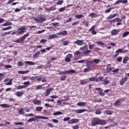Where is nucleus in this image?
Here are the masks:
<instances>
[{"mask_svg": "<svg viewBox=\"0 0 129 129\" xmlns=\"http://www.w3.org/2000/svg\"><path fill=\"white\" fill-rule=\"evenodd\" d=\"M28 36H30L29 33H27L24 34L23 36H21V37L20 39H16V40H13L12 41V42H15V43H23L24 41H25V40H26V39L28 38Z\"/></svg>", "mask_w": 129, "mask_h": 129, "instance_id": "f257e3e1", "label": "nucleus"}, {"mask_svg": "<svg viewBox=\"0 0 129 129\" xmlns=\"http://www.w3.org/2000/svg\"><path fill=\"white\" fill-rule=\"evenodd\" d=\"M26 31H27V28L24 26L19 27L17 30L18 35L22 36V35H23L24 33H26Z\"/></svg>", "mask_w": 129, "mask_h": 129, "instance_id": "f03ea898", "label": "nucleus"}, {"mask_svg": "<svg viewBox=\"0 0 129 129\" xmlns=\"http://www.w3.org/2000/svg\"><path fill=\"white\" fill-rule=\"evenodd\" d=\"M34 21L37 23H39V24H42V23H44V22H46V19L45 18H44L43 16H39L38 18H34Z\"/></svg>", "mask_w": 129, "mask_h": 129, "instance_id": "7ed1b4c3", "label": "nucleus"}, {"mask_svg": "<svg viewBox=\"0 0 129 129\" xmlns=\"http://www.w3.org/2000/svg\"><path fill=\"white\" fill-rule=\"evenodd\" d=\"M72 73H76V71L74 70H71L70 71L60 72L58 74L59 75H65L66 74H71Z\"/></svg>", "mask_w": 129, "mask_h": 129, "instance_id": "20e7f679", "label": "nucleus"}, {"mask_svg": "<svg viewBox=\"0 0 129 129\" xmlns=\"http://www.w3.org/2000/svg\"><path fill=\"white\" fill-rule=\"evenodd\" d=\"M98 119H99L98 118L95 117L92 120L91 123H92V126H95V125H98Z\"/></svg>", "mask_w": 129, "mask_h": 129, "instance_id": "39448f33", "label": "nucleus"}, {"mask_svg": "<svg viewBox=\"0 0 129 129\" xmlns=\"http://www.w3.org/2000/svg\"><path fill=\"white\" fill-rule=\"evenodd\" d=\"M56 35H58V36H63V37H65L68 35V32H67V31L66 30H63L60 32L57 33Z\"/></svg>", "mask_w": 129, "mask_h": 129, "instance_id": "423d86ee", "label": "nucleus"}, {"mask_svg": "<svg viewBox=\"0 0 129 129\" xmlns=\"http://www.w3.org/2000/svg\"><path fill=\"white\" fill-rule=\"evenodd\" d=\"M119 4H127V0H118L114 4V6L119 5Z\"/></svg>", "mask_w": 129, "mask_h": 129, "instance_id": "0eeeda50", "label": "nucleus"}, {"mask_svg": "<svg viewBox=\"0 0 129 129\" xmlns=\"http://www.w3.org/2000/svg\"><path fill=\"white\" fill-rule=\"evenodd\" d=\"M89 32H91L92 35H96L97 32L95 31V25H93L89 30Z\"/></svg>", "mask_w": 129, "mask_h": 129, "instance_id": "6e6552de", "label": "nucleus"}, {"mask_svg": "<svg viewBox=\"0 0 129 129\" xmlns=\"http://www.w3.org/2000/svg\"><path fill=\"white\" fill-rule=\"evenodd\" d=\"M75 44H77L78 46H82L84 44V41L82 40H78L74 42Z\"/></svg>", "mask_w": 129, "mask_h": 129, "instance_id": "1a4fd4ad", "label": "nucleus"}, {"mask_svg": "<svg viewBox=\"0 0 129 129\" xmlns=\"http://www.w3.org/2000/svg\"><path fill=\"white\" fill-rule=\"evenodd\" d=\"M78 121H79V119H72L68 121V123L70 124H72L73 123H77Z\"/></svg>", "mask_w": 129, "mask_h": 129, "instance_id": "9d476101", "label": "nucleus"}, {"mask_svg": "<svg viewBox=\"0 0 129 129\" xmlns=\"http://www.w3.org/2000/svg\"><path fill=\"white\" fill-rule=\"evenodd\" d=\"M85 111H87V110L85 109H79L75 110L76 113H83V112H85Z\"/></svg>", "mask_w": 129, "mask_h": 129, "instance_id": "9b49d317", "label": "nucleus"}, {"mask_svg": "<svg viewBox=\"0 0 129 129\" xmlns=\"http://www.w3.org/2000/svg\"><path fill=\"white\" fill-rule=\"evenodd\" d=\"M127 81V77H124L120 80V84L123 85L124 83H125Z\"/></svg>", "mask_w": 129, "mask_h": 129, "instance_id": "f8f14e48", "label": "nucleus"}, {"mask_svg": "<svg viewBox=\"0 0 129 129\" xmlns=\"http://www.w3.org/2000/svg\"><path fill=\"white\" fill-rule=\"evenodd\" d=\"M53 90L52 88H48L46 90L45 96H49L51 93V91Z\"/></svg>", "mask_w": 129, "mask_h": 129, "instance_id": "ddd939ff", "label": "nucleus"}, {"mask_svg": "<svg viewBox=\"0 0 129 129\" xmlns=\"http://www.w3.org/2000/svg\"><path fill=\"white\" fill-rule=\"evenodd\" d=\"M96 90H98V93L100 96H104V93L102 92V89H100V88H96Z\"/></svg>", "mask_w": 129, "mask_h": 129, "instance_id": "4468645a", "label": "nucleus"}, {"mask_svg": "<svg viewBox=\"0 0 129 129\" xmlns=\"http://www.w3.org/2000/svg\"><path fill=\"white\" fill-rule=\"evenodd\" d=\"M117 16V14L115 13L113 15H110L108 17H107V20H111L113 18H115Z\"/></svg>", "mask_w": 129, "mask_h": 129, "instance_id": "2eb2a0df", "label": "nucleus"}, {"mask_svg": "<svg viewBox=\"0 0 129 129\" xmlns=\"http://www.w3.org/2000/svg\"><path fill=\"white\" fill-rule=\"evenodd\" d=\"M111 33L112 34V36H115L118 34V31L117 29H113L111 31Z\"/></svg>", "mask_w": 129, "mask_h": 129, "instance_id": "dca6fc26", "label": "nucleus"}, {"mask_svg": "<svg viewBox=\"0 0 129 129\" xmlns=\"http://www.w3.org/2000/svg\"><path fill=\"white\" fill-rule=\"evenodd\" d=\"M55 38H58V36L56 34H51L48 36L49 40H52V39H55Z\"/></svg>", "mask_w": 129, "mask_h": 129, "instance_id": "f3484780", "label": "nucleus"}, {"mask_svg": "<svg viewBox=\"0 0 129 129\" xmlns=\"http://www.w3.org/2000/svg\"><path fill=\"white\" fill-rule=\"evenodd\" d=\"M0 106L3 108H9V107H11V105H9L7 104H0Z\"/></svg>", "mask_w": 129, "mask_h": 129, "instance_id": "a211bd4d", "label": "nucleus"}, {"mask_svg": "<svg viewBox=\"0 0 129 129\" xmlns=\"http://www.w3.org/2000/svg\"><path fill=\"white\" fill-rule=\"evenodd\" d=\"M114 105L116 106V107H117V106H120V100H117L114 103Z\"/></svg>", "mask_w": 129, "mask_h": 129, "instance_id": "6ab92c4d", "label": "nucleus"}, {"mask_svg": "<svg viewBox=\"0 0 129 129\" xmlns=\"http://www.w3.org/2000/svg\"><path fill=\"white\" fill-rule=\"evenodd\" d=\"M86 104L87 103L84 102H80L77 103V105H78V106H85Z\"/></svg>", "mask_w": 129, "mask_h": 129, "instance_id": "aec40b11", "label": "nucleus"}, {"mask_svg": "<svg viewBox=\"0 0 129 129\" xmlns=\"http://www.w3.org/2000/svg\"><path fill=\"white\" fill-rule=\"evenodd\" d=\"M97 43L98 44V45H100L101 46H102V48H104V47H106V44L101 41H98Z\"/></svg>", "mask_w": 129, "mask_h": 129, "instance_id": "412c9836", "label": "nucleus"}, {"mask_svg": "<svg viewBox=\"0 0 129 129\" xmlns=\"http://www.w3.org/2000/svg\"><path fill=\"white\" fill-rule=\"evenodd\" d=\"M35 118H38V119H48L49 118L48 117H45V116H42L40 117L39 116H34Z\"/></svg>", "mask_w": 129, "mask_h": 129, "instance_id": "4be33fe9", "label": "nucleus"}, {"mask_svg": "<svg viewBox=\"0 0 129 129\" xmlns=\"http://www.w3.org/2000/svg\"><path fill=\"white\" fill-rule=\"evenodd\" d=\"M90 63H93V61L91 60L87 61V64H86V67H87V68H90L91 67Z\"/></svg>", "mask_w": 129, "mask_h": 129, "instance_id": "5701e85b", "label": "nucleus"}, {"mask_svg": "<svg viewBox=\"0 0 129 129\" xmlns=\"http://www.w3.org/2000/svg\"><path fill=\"white\" fill-rule=\"evenodd\" d=\"M29 72H30L29 71H19L18 72L19 74H26L29 73Z\"/></svg>", "mask_w": 129, "mask_h": 129, "instance_id": "b1692460", "label": "nucleus"}, {"mask_svg": "<svg viewBox=\"0 0 129 129\" xmlns=\"http://www.w3.org/2000/svg\"><path fill=\"white\" fill-rule=\"evenodd\" d=\"M98 124H100V125L105 124V120L99 119Z\"/></svg>", "mask_w": 129, "mask_h": 129, "instance_id": "393cba45", "label": "nucleus"}, {"mask_svg": "<svg viewBox=\"0 0 129 129\" xmlns=\"http://www.w3.org/2000/svg\"><path fill=\"white\" fill-rule=\"evenodd\" d=\"M33 103H34V104H37V105H40L41 103H42V102L40 100H36L33 101Z\"/></svg>", "mask_w": 129, "mask_h": 129, "instance_id": "a878e982", "label": "nucleus"}, {"mask_svg": "<svg viewBox=\"0 0 129 129\" xmlns=\"http://www.w3.org/2000/svg\"><path fill=\"white\" fill-rule=\"evenodd\" d=\"M25 63L26 64H28L29 66H31L36 65V63H35V62H33V61H25Z\"/></svg>", "mask_w": 129, "mask_h": 129, "instance_id": "bb28decb", "label": "nucleus"}, {"mask_svg": "<svg viewBox=\"0 0 129 129\" xmlns=\"http://www.w3.org/2000/svg\"><path fill=\"white\" fill-rule=\"evenodd\" d=\"M12 25H13L12 22H7L3 24L2 26H4V27H7V26H12Z\"/></svg>", "mask_w": 129, "mask_h": 129, "instance_id": "cd10ccee", "label": "nucleus"}, {"mask_svg": "<svg viewBox=\"0 0 129 129\" xmlns=\"http://www.w3.org/2000/svg\"><path fill=\"white\" fill-rule=\"evenodd\" d=\"M18 113L20 115H22V114H24L25 113V111H24V108H21L18 111Z\"/></svg>", "mask_w": 129, "mask_h": 129, "instance_id": "c85d7f7f", "label": "nucleus"}, {"mask_svg": "<svg viewBox=\"0 0 129 129\" xmlns=\"http://www.w3.org/2000/svg\"><path fill=\"white\" fill-rule=\"evenodd\" d=\"M129 60V57L128 56H125L124 57L123 59V63L124 64H126V61Z\"/></svg>", "mask_w": 129, "mask_h": 129, "instance_id": "c756f323", "label": "nucleus"}, {"mask_svg": "<svg viewBox=\"0 0 129 129\" xmlns=\"http://www.w3.org/2000/svg\"><path fill=\"white\" fill-rule=\"evenodd\" d=\"M113 69H114V67H109L106 69V71L108 72V73H109L111 72V71L113 70Z\"/></svg>", "mask_w": 129, "mask_h": 129, "instance_id": "7c9ffc66", "label": "nucleus"}, {"mask_svg": "<svg viewBox=\"0 0 129 129\" xmlns=\"http://www.w3.org/2000/svg\"><path fill=\"white\" fill-rule=\"evenodd\" d=\"M87 82H88V81H87V80H80V84L81 85L86 84V83H87Z\"/></svg>", "mask_w": 129, "mask_h": 129, "instance_id": "2f4dec72", "label": "nucleus"}, {"mask_svg": "<svg viewBox=\"0 0 129 129\" xmlns=\"http://www.w3.org/2000/svg\"><path fill=\"white\" fill-rule=\"evenodd\" d=\"M23 94H24V92H16V95H17V96L18 97H20L21 96H22V95H23Z\"/></svg>", "mask_w": 129, "mask_h": 129, "instance_id": "473e14b6", "label": "nucleus"}, {"mask_svg": "<svg viewBox=\"0 0 129 129\" xmlns=\"http://www.w3.org/2000/svg\"><path fill=\"white\" fill-rule=\"evenodd\" d=\"M61 114H63V113L60 111H57L53 113V115H54V116H56V115H60Z\"/></svg>", "mask_w": 129, "mask_h": 129, "instance_id": "72a5a7b5", "label": "nucleus"}, {"mask_svg": "<svg viewBox=\"0 0 129 129\" xmlns=\"http://www.w3.org/2000/svg\"><path fill=\"white\" fill-rule=\"evenodd\" d=\"M24 86H26V88L28 87V85H30L31 84V82H30V81H27V82H25L24 83Z\"/></svg>", "mask_w": 129, "mask_h": 129, "instance_id": "f704fd0d", "label": "nucleus"}, {"mask_svg": "<svg viewBox=\"0 0 129 129\" xmlns=\"http://www.w3.org/2000/svg\"><path fill=\"white\" fill-rule=\"evenodd\" d=\"M89 81H91L92 82H97V79L95 78H91L89 79Z\"/></svg>", "mask_w": 129, "mask_h": 129, "instance_id": "c9c22d12", "label": "nucleus"}, {"mask_svg": "<svg viewBox=\"0 0 129 129\" xmlns=\"http://www.w3.org/2000/svg\"><path fill=\"white\" fill-rule=\"evenodd\" d=\"M40 51H37L36 53H35L33 56V58H38V56H39V55H40Z\"/></svg>", "mask_w": 129, "mask_h": 129, "instance_id": "e433bc0d", "label": "nucleus"}, {"mask_svg": "<svg viewBox=\"0 0 129 129\" xmlns=\"http://www.w3.org/2000/svg\"><path fill=\"white\" fill-rule=\"evenodd\" d=\"M113 21L117 22L118 23L122 22V20L119 19V18H116L114 19Z\"/></svg>", "mask_w": 129, "mask_h": 129, "instance_id": "4c0bfd02", "label": "nucleus"}, {"mask_svg": "<svg viewBox=\"0 0 129 129\" xmlns=\"http://www.w3.org/2000/svg\"><path fill=\"white\" fill-rule=\"evenodd\" d=\"M43 110V107H37L36 108V111H39V112L42 111V110Z\"/></svg>", "mask_w": 129, "mask_h": 129, "instance_id": "58836bf2", "label": "nucleus"}, {"mask_svg": "<svg viewBox=\"0 0 129 129\" xmlns=\"http://www.w3.org/2000/svg\"><path fill=\"white\" fill-rule=\"evenodd\" d=\"M105 113L106 114L111 115L113 114V111L107 110L105 111Z\"/></svg>", "mask_w": 129, "mask_h": 129, "instance_id": "ea45409f", "label": "nucleus"}, {"mask_svg": "<svg viewBox=\"0 0 129 129\" xmlns=\"http://www.w3.org/2000/svg\"><path fill=\"white\" fill-rule=\"evenodd\" d=\"M83 17H84V15L81 14L76 15V18L77 19H82Z\"/></svg>", "mask_w": 129, "mask_h": 129, "instance_id": "a19ab883", "label": "nucleus"}, {"mask_svg": "<svg viewBox=\"0 0 129 129\" xmlns=\"http://www.w3.org/2000/svg\"><path fill=\"white\" fill-rule=\"evenodd\" d=\"M34 87L36 90H38V89H42V85H37Z\"/></svg>", "mask_w": 129, "mask_h": 129, "instance_id": "79ce46f5", "label": "nucleus"}, {"mask_svg": "<svg viewBox=\"0 0 129 129\" xmlns=\"http://www.w3.org/2000/svg\"><path fill=\"white\" fill-rule=\"evenodd\" d=\"M88 48L86 49V51L85 52H83V54H85L86 55H87V54H90V53H91V50H88Z\"/></svg>", "mask_w": 129, "mask_h": 129, "instance_id": "37998d69", "label": "nucleus"}, {"mask_svg": "<svg viewBox=\"0 0 129 129\" xmlns=\"http://www.w3.org/2000/svg\"><path fill=\"white\" fill-rule=\"evenodd\" d=\"M17 65L19 66V67L21 66H24V65H25V63H24V62L19 61L17 63Z\"/></svg>", "mask_w": 129, "mask_h": 129, "instance_id": "c03bdc74", "label": "nucleus"}, {"mask_svg": "<svg viewBox=\"0 0 129 129\" xmlns=\"http://www.w3.org/2000/svg\"><path fill=\"white\" fill-rule=\"evenodd\" d=\"M12 26L7 27L6 28H4L2 29L3 31H8V30H11L12 29Z\"/></svg>", "mask_w": 129, "mask_h": 129, "instance_id": "a18cd8bd", "label": "nucleus"}, {"mask_svg": "<svg viewBox=\"0 0 129 129\" xmlns=\"http://www.w3.org/2000/svg\"><path fill=\"white\" fill-rule=\"evenodd\" d=\"M112 10V8H109V9L106 10L105 11V13L106 14H108V13H110V12Z\"/></svg>", "mask_w": 129, "mask_h": 129, "instance_id": "49530a36", "label": "nucleus"}, {"mask_svg": "<svg viewBox=\"0 0 129 129\" xmlns=\"http://www.w3.org/2000/svg\"><path fill=\"white\" fill-rule=\"evenodd\" d=\"M93 62H94V63H95V64H98V63H99V62H100V59H93Z\"/></svg>", "mask_w": 129, "mask_h": 129, "instance_id": "de8ad7c7", "label": "nucleus"}, {"mask_svg": "<svg viewBox=\"0 0 129 129\" xmlns=\"http://www.w3.org/2000/svg\"><path fill=\"white\" fill-rule=\"evenodd\" d=\"M129 34V32L126 31L123 33L122 37L124 38V37H126Z\"/></svg>", "mask_w": 129, "mask_h": 129, "instance_id": "09e8293b", "label": "nucleus"}, {"mask_svg": "<svg viewBox=\"0 0 129 129\" xmlns=\"http://www.w3.org/2000/svg\"><path fill=\"white\" fill-rule=\"evenodd\" d=\"M87 49V47L86 46H84L80 48V50H81V51H82L83 52H85Z\"/></svg>", "mask_w": 129, "mask_h": 129, "instance_id": "8fccbe9b", "label": "nucleus"}, {"mask_svg": "<svg viewBox=\"0 0 129 129\" xmlns=\"http://www.w3.org/2000/svg\"><path fill=\"white\" fill-rule=\"evenodd\" d=\"M23 88H26V86L24 85H22V86H19L17 87V89H23Z\"/></svg>", "mask_w": 129, "mask_h": 129, "instance_id": "3c124183", "label": "nucleus"}, {"mask_svg": "<svg viewBox=\"0 0 129 129\" xmlns=\"http://www.w3.org/2000/svg\"><path fill=\"white\" fill-rule=\"evenodd\" d=\"M36 119L34 118H31L28 120V122H32V121H35Z\"/></svg>", "mask_w": 129, "mask_h": 129, "instance_id": "603ef678", "label": "nucleus"}, {"mask_svg": "<svg viewBox=\"0 0 129 129\" xmlns=\"http://www.w3.org/2000/svg\"><path fill=\"white\" fill-rule=\"evenodd\" d=\"M13 79H11L8 83L5 84V85H12Z\"/></svg>", "mask_w": 129, "mask_h": 129, "instance_id": "864d4df0", "label": "nucleus"}, {"mask_svg": "<svg viewBox=\"0 0 129 129\" xmlns=\"http://www.w3.org/2000/svg\"><path fill=\"white\" fill-rule=\"evenodd\" d=\"M109 84V81L108 80L105 79L104 80V84L106 85Z\"/></svg>", "mask_w": 129, "mask_h": 129, "instance_id": "5fc2aeb1", "label": "nucleus"}, {"mask_svg": "<svg viewBox=\"0 0 129 129\" xmlns=\"http://www.w3.org/2000/svg\"><path fill=\"white\" fill-rule=\"evenodd\" d=\"M51 25H52V26H53V27H57V26H59V23H58V22L52 23Z\"/></svg>", "mask_w": 129, "mask_h": 129, "instance_id": "6e6d98bb", "label": "nucleus"}, {"mask_svg": "<svg viewBox=\"0 0 129 129\" xmlns=\"http://www.w3.org/2000/svg\"><path fill=\"white\" fill-rule=\"evenodd\" d=\"M66 78H67V76H63L61 77V78H60V80L61 81H64V80H66Z\"/></svg>", "mask_w": 129, "mask_h": 129, "instance_id": "4d7b16f0", "label": "nucleus"}, {"mask_svg": "<svg viewBox=\"0 0 129 129\" xmlns=\"http://www.w3.org/2000/svg\"><path fill=\"white\" fill-rule=\"evenodd\" d=\"M47 42V40L42 39L40 40V43L41 44H44V43H46Z\"/></svg>", "mask_w": 129, "mask_h": 129, "instance_id": "13d9d810", "label": "nucleus"}, {"mask_svg": "<svg viewBox=\"0 0 129 129\" xmlns=\"http://www.w3.org/2000/svg\"><path fill=\"white\" fill-rule=\"evenodd\" d=\"M67 58H69V59H71V58H73V55L72 54H68L67 55Z\"/></svg>", "mask_w": 129, "mask_h": 129, "instance_id": "bf43d9fd", "label": "nucleus"}, {"mask_svg": "<svg viewBox=\"0 0 129 129\" xmlns=\"http://www.w3.org/2000/svg\"><path fill=\"white\" fill-rule=\"evenodd\" d=\"M115 53H122V49L121 48L118 49L116 51Z\"/></svg>", "mask_w": 129, "mask_h": 129, "instance_id": "052dcab7", "label": "nucleus"}, {"mask_svg": "<svg viewBox=\"0 0 129 129\" xmlns=\"http://www.w3.org/2000/svg\"><path fill=\"white\" fill-rule=\"evenodd\" d=\"M12 66L10 64H7L5 66V69H9L10 68H12Z\"/></svg>", "mask_w": 129, "mask_h": 129, "instance_id": "680f3d73", "label": "nucleus"}, {"mask_svg": "<svg viewBox=\"0 0 129 129\" xmlns=\"http://www.w3.org/2000/svg\"><path fill=\"white\" fill-rule=\"evenodd\" d=\"M122 60V57L121 56H120L117 58V62H121Z\"/></svg>", "mask_w": 129, "mask_h": 129, "instance_id": "e2e57ef3", "label": "nucleus"}, {"mask_svg": "<svg viewBox=\"0 0 129 129\" xmlns=\"http://www.w3.org/2000/svg\"><path fill=\"white\" fill-rule=\"evenodd\" d=\"M70 117H68L63 118V121H68L70 119H71Z\"/></svg>", "mask_w": 129, "mask_h": 129, "instance_id": "0e129e2a", "label": "nucleus"}, {"mask_svg": "<svg viewBox=\"0 0 129 129\" xmlns=\"http://www.w3.org/2000/svg\"><path fill=\"white\" fill-rule=\"evenodd\" d=\"M95 113L96 114H100L101 113V110H97L95 112Z\"/></svg>", "mask_w": 129, "mask_h": 129, "instance_id": "69168bd1", "label": "nucleus"}, {"mask_svg": "<svg viewBox=\"0 0 129 129\" xmlns=\"http://www.w3.org/2000/svg\"><path fill=\"white\" fill-rule=\"evenodd\" d=\"M57 104L58 105H62V101H60L59 100H57Z\"/></svg>", "mask_w": 129, "mask_h": 129, "instance_id": "338daca9", "label": "nucleus"}, {"mask_svg": "<svg viewBox=\"0 0 129 129\" xmlns=\"http://www.w3.org/2000/svg\"><path fill=\"white\" fill-rule=\"evenodd\" d=\"M68 44H69V41H64L63 43V45L64 46H68Z\"/></svg>", "mask_w": 129, "mask_h": 129, "instance_id": "774afa93", "label": "nucleus"}]
</instances>
